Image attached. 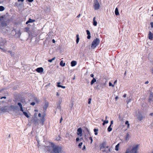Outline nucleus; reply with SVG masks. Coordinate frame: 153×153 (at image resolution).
<instances>
[{"mask_svg": "<svg viewBox=\"0 0 153 153\" xmlns=\"http://www.w3.org/2000/svg\"><path fill=\"white\" fill-rule=\"evenodd\" d=\"M55 59V57H54L52 59H49L48 60V62H51L53 60H54Z\"/></svg>", "mask_w": 153, "mask_h": 153, "instance_id": "nucleus-33", "label": "nucleus"}, {"mask_svg": "<svg viewBox=\"0 0 153 153\" xmlns=\"http://www.w3.org/2000/svg\"><path fill=\"white\" fill-rule=\"evenodd\" d=\"M65 63L63 62V61L62 60L60 61V65L62 67H63L65 66Z\"/></svg>", "mask_w": 153, "mask_h": 153, "instance_id": "nucleus-24", "label": "nucleus"}, {"mask_svg": "<svg viewBox=\"0 0 153 153\" xmlns=\"http://www.w3.org/2000/svg\"><path fill=\"white\" fill-rule=\"evenodd\" d=\"M123 97H126V94H125L123 95Z\"/></svg>", "mask_w": 153, "mask_h": 153, "instance_id": "nucleus-51", "label": "nucleus"}, {"mask_svg": "<svg viewBox=\"0 0 153 153\" xmlns=\"http://www.w3.org/2000/svg\"><path fill=\"white\" fill-rule=\"evenodd\" d=\"M56 95L57 96H59V94L58 92H56Z\"/></svg>", "mask_w": 153, "mask_h": 153, "instance_id": "nucleus-50", "label": "nucleus"}, {"mask_svg": "<svg viewBox=\"0 0 153 153\" xmlns=\"http://www.w3.org/2000/svg\"><path fill=\"white\" fill-rule=\"evenodd\" d=\"M4 10V7L3 6H0V11H3Z\"/></svg>", "mask_w": 153, "mask_h": 153, "instance_id": "nucleus-32", "label": "nucleus"}, {"mask_svg": "<svg viewBox=\"0 0 153 153\" xmlns=\"http://www.w3.org/2000/svg\"><path fill=\"white\" fill-rule=\"evenodd\" d=\"M138 147L139 145H137L133 147L131 150V153H137Z\"/></svg>", "mask_w": 153, "mask_h": 153, "instance_id": "nucleus-4", "label": "nucleus"}, {"mask_svg": "<svg viewBox=\"0 0 153 153\" xmlns=\"http://www.w3.org/2000/svg\"><path fill=\"white\" fill-rule=\"evenodd\" d=\"M129 152L128 150H127L125 153H129Z\"/></svg>", "mask_w": 153, "mask_h": 153, "instance_id": "nucleus-61", "label": "nucleus"}, {"mask_svg": "<svg viewBox=\"0 0 153 153\" xmlns=\"http://www.w3.org/2000/svg\"><path fill=\"white\" fill-rule=\"evenodd\" d=\"M37 122V120L36 118H35L33 120V122L35 124Z\"/></svg>", "mask_w": 153, "mask_h": 153, "instance_id": "nucleus-35", "label": "nucleus"}, {"mask_svg": "<svg viewBox=\"0 0 153 153\" xmlns=\"http://www.w3.org/2000/svg\"><path fill=\"white\" fill-rule=\"evenodd\" d=\"M101 145L100 147L101 149H102V148H108V146L106 145V144L105 142L103 143Z\"/></svg>", "mask_w": 153, "mask_h": 153, "instance_id": "nucleus-7", "label": "nucleus"}, {"mask_svg": "<svg viewBox=\"0 0 153 153\" xmlns=\"http://www.w3.org/2000/svg\"><path fill=\"white\" fill-rule=\"evenodd\" d=\"M71 66L72 67H73L75 66L76 65L77 62L75 61H73L71 62Z\"/></svg>", "mask_w": 153, "mask_h": 153, "instance_id": "nucleus-12", "label": "nucleus"}, {"mask_svg": "<svg viewBox=\"0 0 153 153\" xmlns=\"http://www.w3.org/2000/svg\"><path fill=\"white\" fill-rule=\"evenodd\" d=\"M82 144L83 143L82 142H81L80 143L78 146V147L80 148H81V147L82 146Z\"/></svg>", "mask_w": 153, "mask_h": 153, "instance_id": "nucleus-34", "label": "nucleus"}, {"mask_svg": "<svg viewBox=\"0 0 153 153\" xmlns=\"http://www.w3.org/2000/svg\"><path fill=\"white\" fill-rule=\"evenodd\" d=\"M24 1V0H18V2L21 1L22 2H23Z\"/></svg>", "mask_w": 153, "mask_h": 153, "instance_id": "nucleus-53", "label": "nucleus"}, {"mask_svg": "<svg viewBox=\"0 0 153 153\" xmlns=\"http://www.w3.org/2000/svg\"><path fill=\"white\" fill-rule=\"evenodd\" d=\"M90 103H91V101H88V104H90Z\"/></svg>", "mask_w": 153, "mask_h": 153, "instance_id": "nucleus-64", "label": "nucleus"}, {"mask_svg": "<svg viewBox=\"0 0 153 153\" xmlns=\"http://www.w3.org/2000/svg\"><path fill=\"white\" fill-rule=\"evenodd\" d=\"M94 131L95 132V135H97L98 134L97 131H98V129H97L95 128L94 129Z\"/></svg>", "mask_w": 153, "mask_h": 153, "instance_id": "nucleus-28", "label": "nucleus"}, {"mask_svg": "<svg viewBox=\"0 0 153 153\" xmlns=\"http://www.w3.org/2000/svg\"><path fill=\"white\" fill-rule=\"evenodd\" d=\"M115 13L116 16H117L119 14L118 10L117 7L116 8L115 11Z\"/></svg>", "mask_w": 153, "mask_h": 153, "instance_id": "nucleus-18", "label": "nucleus"}, {"mask_svg": "<svg viewBox=\"0 0 153 153\" xmlns=\"http://www.w3.org/2000/svg\"><path fill=\"white\" fill-rule=\"evenodd\" d=\"M35 103L34 102H32L30 103V105L32 106H34L35 105Z\"/></svg>", "mask_w": 153, "mask_h": 153, "instance_id": "nucleus-39", "label": "nucleus"}, {"mask_svg": "<svg viewBox=\"0 0 153 153\" xmlns=\"http://www.w3.org/2000/svg\"><path fill=\"white\" fill-rule=\"evenodd\" d=\"M96 17H94L93 18V25H94V26H96L97 25V22L95 20Z\"/></svg>", "mask_w": 153, "mask_h": 153, "instance_id": "nucleus-15", "label": "nucleus"}, {"mask_svg": "<svg viewBox=\"0 0 153 153\" xmlns=\"http://www.w3.org/2000/svg\"><path fill=\"white\" fill-rule=\"evenodd\" d=\"M118 97L117 96L115 97V99L116 100H117L118 99Z\"/></svg>", "mask_w": 153, "mask_h": 153, "instance_id": "nucleus-62", "label": "nucleus"}, {"mask_svg": "<svg viewBox=\"0 0 153 153\" xmlns=\"http://www.w3.org/2000/svg\"><path fill=\"white\" fill-rule=\"evenodd\" d=\"M29 2H33V0H27Z\"/></svg>", "mask_w": 153, "mask_h": 153, "instance_id": "nucleus-46", "label": "nucleus"}, {"mask_svg": "<svg viewBox=\"0 0 153 153\" xmlns=\"http://www.w3.org/2000/svg\"><path fill=\"white\" fill-rule=\"evenodd\" d=\"M45 115H42L40 119L39 120V122L40 123V125L42 126L44 124V123L45 120Z\"/></svg>", "mask_w": 153, "mask_h": 153, "instance_id": "nucleus-5", "label": "nucleus"}, {"mask_svg": "<svg viewBox=\"0 0 153 153\" xmlns=\"http://www.w3.org/2000/svg\"><path fill=\"white\" fill-rule=\"evenodd\" d=\"M76 42L77 44H78L79 42V35L78 34H77L76 35Z\"/></svg>", "mask_w": 153, "mask_h": 153, "instance_id": "nucleus-21", "label": "nucleus"}, {"mask_svg": "<svg viewBox=\"0 0 153 153\" xmlns=\"http://www.w3.org/2000/svg\"><path fill=\"white\" fill-rule=\"evenodd\" d=\"M38 116L39 117H41V114L39 113L38 114Z\"/></svg>", "mask_w": 153, "mask_h": 153, "instance_id": "nucleus-52", "label": "nucleus"}, {"mask_svg": "<svg viewBox=\"0 0 153 153\" xmlns=\"http://www.w3.org/2000/svg\"><path fill=\"white\" fill-rule=\"evenodd\" d=\"M130 138V136L128 133H127L126 134L125 139L126 140H129Z\"/></svg>", "mask_w": 153, "mask_h": 153, "instance_id": "nucleus-22", "label": "nucleus"}, {"mask_svg": "<svg viewBox=\"0 0 153 153\" xmlns=\"http://www.w3.org/2000/svg\"><path fill=\"white\" fill-rule=\"evenodd\" d=\"M153 99V93L151 92L149 98V101H152Z\"/></svg>", "mask_w": 153, "mask_h": 153, "instance_id": "nucleus-14", "label": "nucleus"}, {"mask_svg": "<svg viewBox=\"0 0 153 153\" xmlns=\"http://www.w3.org/2000/svg\"><path fill=\"white\" fill-rule=\"evenodd\" d=\"M113 120H112L111 121V124L110 125H111H111L112 124H113Z\"/></svg>", "mask_w": 153, "mask_h": 153, "instance_id": "nucleus-54", "label": "nucleus"}, {"mask_svg": "<svg viewBox=\"0 0 153 153\" xmlns=\"http://www.w3.org/2000/svg\"><path fill=\"white\" fill-rule=\"evenodd\" d=\"M36 71L38 73H41L43 71V69L42 67H39L36 69Z\"/></svg>", "mask_w": 153, "mask_h": 153, "instance_id": "nucleus-9", "label": "nucleus"}, {"mask_svg": "<svg viewBox=\"0 0 153 153\" xmlns=\"http://www.w3.org/2000/svg\"><path fill=\"white\" fill-rule=\"evenodd\" d=\"M60 82H58L57 83V86L59 87H60V86H61V85H60Z\"/></svg>", "mask_w": 153, "mask_h": 153, "instance_id": "nucleus-40", "label": "nucleus"}, {"mask_svg": "<svg viewBox=\"0 0 153 153\" xmlns=\"http://www.w3.org/2000/svg\"><path fill=\"white\" fill-rule=\"evenodd\" d=\"M87 34L88 35L87 38L88 39H90L91 38V36H90V33L89 31L88 30H86Z\"/></svg>", "mask_w": 153, "mask_h": 153, "instance_id": "nucleus-13", "label": "nucleus"}, {"mask_svg": "<svg viewBox=\"0 0 153 153\" xmlns=\"http://www.w3.org/2000/svg\"><path fill=\"white\" fill-rule=\"evenodd\" d=\"M149 82L148 81H147L145 82V84H148L149 83Z\"/></svg>", "mask_w": 153, "mask_h": 153, "instance_id": "nucleus-57", "label": "nucleus"}, {"mask_svg": "<svg viewBox=\"0 0 153 153\" xmlns=\"http://www.w3.org/2000/svg\"><path fill=\"white\" fill-rule=\"evenodd\" d=\"M23 112V113L24 114L26 117H27L28 118L29 117V116L28 114H27V113L25 112V111H22Z\"/></svg>", "mask_w": 153, "mask_h": 153, "instance_id": "nucleus-26", "label": "nucleus"}, {"mask_svg": "<svg viewBox=\"0 0 153 153\" xmlns=\"http://www.w3.org/2000/svg\"><path fill=\"white\" fill-rule=\"evenodd\" d=\"M60 87H61V88H65V86H62V85H61L60 86Z\"/></svg>", "mask_w": 153, "mask_h": 153, "instance_id": "nucleus-48", "label": "nucleus"}, {"mask_svg": "<svg viewBox=\"0 0 153 153\" xmlns=\"http://www.w3.org/2000/svg\"><path fill=\"white\" fill-rule=\"evenodd\" d=\"M96 81V79L95 78H93L91 82V85H92Z\"/></svg>", "mask_w": 153, "mask_h": 153, "instance_id": "nucleus-19", "label": "nucleus"}, {"mask_svg": "<svg viewBox=\"0 0 153 153\" xmlns=\"http://www.w3.org/2000/svg\"><path fill=\"white\" fill-rule=\"evenodd\" d=\"M90 76L91 77L94 78V75L93 74H91L90 75Z\"/></svg>", "mask_w": 153, "mask_h": 153, "instance_id": "nucleus-47", "label": "nucleus"}, {"mask_svg": "<svg viewBox=\"0 0 153 153\" xmlns=\"http://www.w3.org/2000/svg\"><path fill=\"white\" fill-rule=\"evenodd\" d=\"M126 125H127V128H128L129 127L130 124L129 123V122L128 121H126L125 122Z\"/></svg>", "mask_w": 153, "mask_h": 153, "instance_id": "nucleus-30", "label": "nucleus"}, {"mask_svg": "<svg viewBox=\"0 0 153 153\" xmlns=\"http://www.w3.org/2000/svg\"><path fill=\"white\" fill-rule=\"evenodd\" d=\"M117 82V80H116L114 82V84H115Z\"/></svg>", "mask_w": 153, "mask_h": 153, "instance_id": "nucleus-58", "label": "nucleus"}, {"mask_svg": "<svg viewBox=\"0 0 153 153\" xmlns=\"http://www.w3.org/2000/svg\"><path fill=\"white\" fill-rule=\"evenodd\" d=\"M29 23V20H28L26 22V24H27L28 23Z\"/></svg>", "mask_w": 153, "mask_h": 153, "instance_id": "nucleus-56", "label": "nucleus"}, {"mask_svg": "<svg viewBox=\"0 0 153 153\" xmlns=\"http://www.w3.org/2000/svg\"><path fill=\"white\" fill-rule=\"evenodd\" d=\"M89 139L91 140V143H92L93 142V139L91 137H89Z\"/></svg>", "mask_w": 153, "mask_h": 153, "instance_id": "nucleus-36", "label": "nucleus"}, {"mask_svg": "<svg viewBox=\"0 0 153 153\" xmlns=\"http://www.w3.org/2000/svg\"><path fill=\"white\" fill-rule=\"evenodd\" d=\"M102 121H103L104 122L102 123V125H104L105 124L108 123V120H105V121H104L103 119L102 120Z\"/></svg>", "mask_w": 153, "mask_h": 153, "instance_id": "nucleus-25", "label": "nucleus"}, {"mask_svg": "<svg viewBox=\"0 0 153 153\" xmlns=\"http://www.w3.org/2000/svg\"><path fill=\"white\" fill-rule=\"evenodd\" d=\"M110 149L108 147V148H106V149L103 150L102 151L103 152H105L106 153H108L110 152Z\"/></svg>", "mask_w": 153, "mask_h": 153, "instance_id": "nucleus-17", "label": "nucleus"}, {"mask_svg": "<svg viewBox=\"0 0 153 153\" xmlns=\"http://www.w3.org/2000/svg\"><path fill=\"white\" fill-rule=\"evenodd\" d=\"M50 145L45 146V149L49 153H61L62 147L59 145H56L53 143H50Z\"/></svg>", "mask_w": 153, "mask_h": 153, "instance_id": "nucleus-1", "label": "nucleus"}, {"mask_svg": "<svg viewBox=\"0 0 153 153\" xmlns=\"http://www.w3.org/2000/svg\"><path fill=\"white\" fill-rule=\"evenodd\" d=\"M85 149V145H84L83 148L82 149V150H84Z\"/></svg>", "mask_w": 153, "mask_h": 153, "instance_id": "nucleus-45", "label": "nucleus"}, {"mask_svg": "<svg viewBox=\"0 0 153 153\" xmlns=\"http://www.w3.org/2000/svg\"><path fill=\"white\" fill-rule=\"evenodd\" d=\"M48 104L49 103L48 102L46 101L45 102V105L43 106V109L45 111H46L47 108L48 107Z\"/></svg>", "mask_w": 153, "mask_h": 153, "instance_id": "nucleus-10", "label": "nucleus"}, {"mask_svg": "<svg viewBox=\"0 0 153 153\" xmlns=\"http://www.w3.org/2000/svg\"><path fill=\"white\" fill-rule=\"evenodd\" d=\"M79 140V137H77L76 138V140L77 142Z\"/></svg>", "mask_w": 153, "mask_h": 153, "instance_id": "nucleus-49", "label": "nucleus"}, {"mask_svg": "<svg viewBox=\"0 0 153 153\" xmlns=\"http://www.w3.org/2000/svg\"><path fill=\"white\" fill-rule=\"evenodd\" d=\"M29 22L30 23H32L35 22V20L34 19H28Z\"/></svg>", "mask_w": 153, "mask_h": 153, "instance_id": "nucleus-29", "label": "nucleus"}, {"mask_svg": "<svg viewBox=\"0 0 153 153\" xmlns=\"http://www.w3.org/2000/svg\"><path fill=\"white\" fill-rule=\"evenodd\" d=\"M131 101V99H129L127 101V103L128 104L129 102H130Z\"/></svg>", "mask_w": 153, "mask_h": 153, "instance_id": "nucleus-43", "label": "nucleus"}, {"mask_svg": "<svg viewBox=\"0 0 153 153\" xmlns=\"http://www.w3.org/2000/svg\"><path fill=\"white\" fill-rule=\"evenodd\" d=\"M3 98H4V99H6V97H5V96H4V97H1V99Z\"/></svg>", "mask_w": 153, "mask_h": 153, "instance_id": "nucleus-44", "label": "nucleus"}, {"mask_svg": "<svg viewBox=\"0 0 153 153\" xmlns=\"http://www.w3.org/2000/svg\"><path fill=\"white\" fill-rule=\"evenodd\" d=\"M100 42L99 39L96 38L92 42L91 44V48L92 49H95L99 45Z\"/></svg>", "mask_w": 153, "mask_h": 153, "instance_id": "nucleus-2", "label": "nucleus"}, {"mask_svg": "<svg viewBox=\"0 0 153 153\" xmlns=\"http://www.w3.org/2000/svg\"><path fill=\"white\" fill-rule=\"evenodd\" d=\"M18 105L19 106L20 108L21 111H23V110L22 108V104L20 102H18Z\"/></svg>", "mask_w": 153, "mask_h": 153, "instance_id": "nucleus-16", "label": "nucleus"}, {"mask_svg": "<svg viewBox=\"0 0 153 153\" xmlns=\"http://www.w3.org/2000/svg\"><path fill=\"white\" fill-rule=\"evenodd\" d=\"M148 37V39L151 40L153 39V33L150 31L149 32Z\"/></svg>", "mask_w": 153, "mask_h": 153, "instance_id": "nucleus-6", "label": "nucleus"}, {"mask_svg": "<svg viewBox=\"0 0 153 153\" xmlns=\"http://www.w3.org/2000/svg\"><path fill=\"white\" fill-rule=\"evenodd\" d=\"M111 125H110L108 128V131L109 132H110L112 131V128H111Z\"/></svg>", "mask_w": 153, "mask_h": 153, "instance_id": "nucleus-27", "label": "nucleus"}, {"mask_svg": "<svg viewBox=\"0 0 153 153\" xmlns=\"http://www.w3.org/2000/svg\"><path fill=\"white\" fill-rule=\"evenodd\" d=\"M82 133V128H78L77 130V134L78 135H80V136H81Z\"/></svg>", "mask_w": 153, "mask_h": 153, "instance_id": "nucleus-8", "label": "nucleus"}, {"mask_svg": "<svg viewBox=\"0 0 153 153\" xmlns=\"http://www.w3.org/2000/svg\"><path fill=\"white\" fill-rule=\"evenodd\" d=\"M100 5L97 0H94L93 4V7L94 10H97L99 9Z\"/></svg>", "mask_w": 153, "mask_h": 153, "instance_id": "nucleus-3", "label": "nucleus"}, {"mask_svg": "<svg viewBox=\"0 0 153 153\" xmlns=\"http://www.w3.org/2000/svg\"><path fill=\"white\" fill-rule=\"evenodd\" d=\"M119 146V143H118L117 145L115 146V150L116 151H118V149Z\"/></svg>", "mask_w": 153, "mask_h": 153, "instance_id": "nucleus-31", "label": "nucleus"}, {"mask_svg": "<svg viewBox=\"0 0 153 153\" xmlns=\"http://www.w3.org/2000/svg\"><path fill=\"white\" fill-rule=\"evenodd\" d=\"M1 49L5 53L6 52V50L4 49H3V48H1V49Z\"/></svg>", "mask_w": 153, "mask_h": 153, "instance_id": "nucleus-42", "label": "nucleus"}, {"mask_svg": "<svg viewBox=\"0 0 153 153\" xmlns=\"http://www.w3.org/2000/svg\"><path fill=\"white\" fill-rule=\"evenodd\" d=\"M7 43V41L5 39H2L0 45H5Z\"/></svg>", "mask_w": 153, "mask_h": 153, "instance_id": "nucleus-11", "label": "nucleus"}, {"mask_svg": "<svg viewBox=\"0 0 153 153\" xmlns=\"http://www.w3.org/2000/svg\"><path fill=\"white\" fill-rule=\"evenodd\" d=\"M34 100L37 103H38L39 102V100H38L37 98H35Z\"/></svg>", "mask_w": 153, "mask_h": 153, "instance_id": "nucleus-37", "label": "nucleus"}, {"mask_svg": "<svg viewBox=\"0 0 153 153\" xmlns=\"http://www.w3.org/2000/svg\"><path fill=\"white\" fill-rule=\"evenodd\" d=\"M8 52L10 53L11 56H14V52H12L10 51H8Z\"/></svg>", "mask_w": 153, "mask_h": 153, "instance_id": "nucleus-23", "label": "nucleus"}, {"mask_svg": "<svg viewBox=\"0 0 153 153\" xmlns=\"http://www.w3.org/2000/svg\"><path fill=\"white\" fill-rule=\"evenodd\" d=\"M150 116H153V113H151L150 114Z\"/></svg>", "mask_w": 153, "mask_h": 153, "instance_id": "nucleus-60", "label": "nucleus"}, {"mask_svg": "<svg viewBox=\"0 0 153 153\" xmlns=\"http://www.w3.org/2000/svg\"><path fill=\"white\" fill-rule=\"evenodd\" d=\"M80 16V14L78 16H77V17H79Z\"/></svg>", "mask_w": 153, "mask_h": 153, "instance_id": "nucleus-63", "label": "nucleus"}, {"mask_svg": "<svg viewBox=\"0 0 153 153\" xmlns=\"http://www.w3.org/2000/svg\"><path fill=\"white\" fill-rule=\"evenodd\" d=\"M1 25L2 27L6 26L7 25L6 22L5 21L2 22L1 23Z\"/></svg>", "mask_w": 153, "mask_h": 153, "instance_id": "nucleus-20", "label": "nucleus"}, {"mask_svg": "<svg viewBox=\"0 0 153 153\" xmlns=\"http://www.w3.org/2000/svg\"><path fill=\"white\" fill-rule=\"evenodd\" d=\"M109 86H112V87H114V85H112L111 83L110 82H109Z\"/></svg>", "mask_w": 153, "mask_h": 153, "instance_id": "nucleus-38", "label": "nucleus"}, {"mask_svg": "<svg viewBox=\"0 0 153 153\" xmlns=\"http://www.w3.org/2000/svg\"><path fill=\"white\" fill-rule=\"evenodd\" d=\"M52 42L53 43H54L55 42V40L54 39L52 40Z\"/></svg>", "mask_w": 153, "mask_h": 153, "instance_id": "nucleus-59", "label": "nucleus"}, {"mask_svg": "<svg viewBox=\"0 0 153 153\" xmlns=\"http://www.w3.org/2000/svg\"><path fill=\"white\" fill-rule=\"evenodd\" d=\"M62 120V117H61V119H60V123H61Z\"/></svg>", "mask_w": 153, "mask_h": 153, "instance_id": "nucleus-55", "label": "nucleus"}, {"mask_svg": "<svg viewBox=\"0 0 153 153\" xmlns=\"http://www.w3.org/2000/svg\"><path fill=\"white\" fill-rule=\"evenodd\" d=\"M150 25H151V27L153 28V22H151L150 23Z\"/></svg>", "mask_w": 153, "mask_h": 153, "instance_id": "nucleus-41", "label": "nucleus"}]
</instances>
